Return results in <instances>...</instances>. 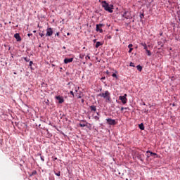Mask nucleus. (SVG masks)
I'll use <instances>...</instances> for the list:
<instances>
[{"mask_svg": "<svg viewBox=\"0 0 180 180\" xmlns=\"http://www.w3.org/2000/svg\"><path fill=\"white\" fill-rule=\"evenodd\" d=\"M101 5L103 8H104V11H106V12H109V13H113V5L108 4L106 1H103L101 2Z\"/></svg>", "mask_w": 180, "mask_h": 180, "instance_id": "f257e3e1", "label": "nucleus"}, {"mask_svg": "<svg viewBox=\"0 0 180 180\" xmlns=\"http://www.w3.org/2000/svg\"><path fill=\"white\" fill-rule=\"evenodd\" d=\"M98 96H101V98H104L106 102H110V93L108 91H105V93L99 94Z\"/></svg>", "mask_w": 180, "mask_h": 180, "instance_id": "f03ea898", "label": "nucleus"}, {"mask_svg": "<svg viewBox=\"0 0 180 180\" xmlns=\"http://www.w3.org/2000/svg\"><path fill=\"white\" fill-rule=\"evenodd\" d=\"M69 89H71L70 94L72 95V96L74 97V91L75 92H78V89H79V87H77V86H75V84H71L69 86Z\"/></svg>", "mask_w": 180, "mask_h": 180, "instance_id": "7ed1b4c3", "label": "nucleus"}, {"mask_svg": "<svg viewBox=\"0 0 180 180\" xmlns=\"http://www.w3.org/2000/svg\"><path fill=\"white\" fill-rule=\"evenodd\" d=\"M127 94H124V96H121L119 97V99L120 101H122V103H123V105H126V103H127Z\"/></svg>", "mask_w": 180, "mask_h": 180, "instance_id": "20e7f679", "label": "nucleus"}, {"mask_svg": "<svg viewBox=\"0 0 180 180\" xmlns=\"http://www.w3.org/2000/svg\"><path fill=\"white\" fill-rule=\"evenodd\" d=\"M105 25L103 24H97L96 30V32H99L100 33H103V30H102V27H103Z\"/></svg>", "mask_w": 180, "mask_h": 180, "instance_id": "39448f33", "label": "nucleus"}, {"mask_svg": "<svg viewBox=\"0 0 180 180\" xmlns=\"http://www.w3.org/2000/svg\"><path fill=\"white\" fill-rule=\"evenodd\" d=\"M106 122L110 126H115L116 125V120H112L110 118L106 119Z\"/></svg>", "mask_w": 180, "mask_h": 180, "instance_id": "423d86ee", "label": "nucleus"}, {"mask_svg": "<svg viewBox=\"0 0 180 180\" xmlns=\"http://www.w3.org/2000/svg\"><path fill=\"white\" fill-rule=\"evenodd\" d=\"M122 17L125 19H131V14L129 11H124L122 15Z\"/></svg>", "mask_w": 180, "mask_h": 180, "instance_id": "0eeeda50", "label": "nucleus"}, {"mask_svg": "<svg viewBox=\"0 0 180 180\" xmlns=\"http://www.w3.org/2000/svg\"><path fill=\"white\" fill-rule=\"evenodd\" d=\"M46 36L47 37H51V36H53V28H51V27H48L47 29H46Z\"/></svg>", "mask_w": 180, "mask_h": 180, "instance_id": "6e6552de", "label": "nucleus"}, {"mask_svg": "<svg viewBox=\"0 0 180 180\" xmlns=\"http://www.w3.org/2000/svg\"><path fill=\"white\" fill-rule=\"evenodd\" d=\"M138 160H140V161H141L142 162H144V158H146V156H144V154H141V153H139L136 155Z\"/></svg>", "mask_w": 180, "mask_h": 180, "instance_id": "1a4fd4ad", "label": "nucleus"}, {"mask_svg": "<svg viewBox=\"0 0 180 180\" xmlns=\"http://www.w3.org/2000/svg\"><path fill=\"white\" fill-rule=\"evenodd\" d=\"M56 99H57V101H58V103H63V102H64V98H63V96H56Z\"/></svg>", "mask_w": 180, "mask_h": 180, "instance_id": "9d476101", "label": "nucleus"}, {"mask_svg": "<svg viewBox=\"0 0 180 180\" xmlns=\"http://www.w3.org/2000/svg\"><path fill=\"white\" fill-rule=\"evenodd\" d=\"M72 61H74V58L64 59L65 64H69V63H72Z\"/></svg>", "mask_w": 180, "mask_h": 180, "instance_id": "9b49d317", "label": "nucleus"}, {"mask_svg": "<svg viewBox=\"0 0 180 180\" xmlns=\"http://www.w3.org/2000/svg\"><path fill=\"white\" fill-rule=\"evenodd\" d=\"M146 154H150V155H151L152 157L154 156V158H158V155H157V153H153V152H151V151H150V150H147V151H146Z\"/></svg>", "mask_w": 180, "mask_h": 180, "instance_id": "f8f14e48", "label": "nucleus"}, {"mask_svg": "<svg viewBox=\"0 0 180 180\" xmlns=\"http://www.w3.org/2000/svg\"><path fill=\"white\" fill-rule=\"evenodd\" d=\"M15 39H16L17 41H22V38L20 37V35L18 33L14 34Z\"/></svg>", "mask_w": 180, "mask_h": 180, "instance_id": "ddd939ff", "label": "nucleus"}, {"mask_svg": "<svg viewBox=\"0 0 180 180\" xmlns=\"http://www.w3.org/2000/svg\"><path fill=\"white\" fill-rule=\"evenodd\" d=\"M86 124H88V122H86V121H85V120H83L79 124V126H80V127H86Z\"/></svg>", "mask_w": 180, "mask_h": 180, "instance_id": "4468645a", "label": "nucleus"}, {"mask_svg": "<svg viewBox=\"0 0 180 180\" xmlns=\"http://www.w3.org/2000/svg\"><path fill=\"white\" fill-rule=\"evenodd\" d=\"M90 110L91 112H96V106L95 105L90 106Z\"/></svg>", "mask_w": 180, "mask_h": 180, "instance_id": "2eb2a0df", "label": "nucleus"}, {"mask_svg": "<svg viewBox=\"0 0 180 180\" xmlns=\"http://www.w3.org/2000/svg\"><path fill=\"white\" fill-rule=\"evenodd\" d=\"M128 48L129 49L128 53H131V51H133V44H130L128 45Z\"/></svg>", "mask_w": 180, "mask_h": 180, "instance_id": "dca6fc26", "label": "nucleus"}, {"mask_svg": "<svg viewBox=\"0 0 180 180\" xmlns=\"http://www.w3.org/2000/svg\"><path fill=\"white\" fill-rule=\"evenodd\" d=\"M136 68H137L138 71H140V72H141V71H143V67H141V65H137Z\"/></svg>", "mask_w": 180, "mask_h": 180, "instance_id": "f3484780", "label": "nucleus"}, {"mask_svg": "<svg viewBox=\"0 0 180 180\" xmlns=\"http://www.w3.org/2000/svg\"><path fill=\"white\" fill-rule=\"evenodd\" d=\"M140 44H141V46H143L144 50H146V51L148 50L147 44H146V43H141Z\"/></svg>", "mask_w": 180, "mask_h": 180, "instance_id": "a211bd4d", "label": "nucleus"}, {"mask_svg": "<svg viewBox=\"0 0 180 180\" xmlns=\"http://www.w3.org/2000/svg\"><path fill=\"white\" fill-rule=\"evenodd\" d=\"M100 46H102V43L97 41L96 44V49H98Z\"/></svg>", "mask_w": 180, "mask_h": 180, "instance_id": "6ab92c4d", "label": "nucleus"}, {"mask_svg": "<svg viewBox=\"0 0 180 180\" xmlns=\"http://www.w3.org/2000/svg\"><path fill=\"white\" fill-rule=\"evenodd\" d=\"M139 129L141 130H144V124L141 123L139 124Z\"/></svg>", "mask_w": 180, "mask_h": 180, "instance_id": "aec40b11", "label": "nucleus"}, {"mask_svg": "<svg viewBox=\"0 0 180 180\" xmlns=\"http://www.w3.org/2000/svg\"><path fill=\"white\" fill-rule=\"evenodd\" d=\"M146 51L148 56H151V51H150V50L146 49Z\"/></svg>", "mask_w": 180, "mask_h": 180, "instance_id": "412c9836", "label": "nucleus"}, {"mask_svg": "<svg viewBox=\"0 0 180 180\" xmlns=\"http://www.w3.org/2000/svg\"><path fill=\"white\" fill-rule=\"evenodd\" d=\"M112 77H113V78L117 79V75H116V73H113V74L112 75Z\"/></svg>", "mask_w": 180, "mask_h": 180, "instance_id": "4be33fe9", "label": "nucleus"}, {"mask_svg": "<svg viewBox=\"0 0 180 180\" xmlns=\"http://www.w3.org/2000/svg\"><path fill=\"white\" fill-rule=\"evenodd\" d=\"M77 98L79 99H81V98H82V94H79V95H77Z\"/></svg>", "mask_w": 180, "mask_h": 180, "instance_id": "5701e85b", "label": "nucleus"}, {"mask_svg": "<svg viewBox=\"0 0 180 180\" xmlns=\"http://www.w3.org/2000/svg\"><path fill=\"white\" fill-rule=\"evenodd\" d=\"M147 158H150V157H153L150 153H146Z\"/></svg>", "mask_w": 180, "mask_h": 180, "instance_id": "b1692460", "label": "nucleus"}, {"mask_svg": "<svg viewBox=\"0 0 180 180\" xmlns=\"http://www.w3.org/2000/svg\"><path fill=\"white\" fill-rule=\"evenodd\" d=\"M55 174L57 176H60L61 175L60 172H58L57 173H55Z\"/></svg>", "mask_w": 180, "mask_h": 180, "instance_id": "393cba45", "label": "nucleus"}, {"mask_svg": "<svg viewBox=\"0 0 180 180\" xmlns=\"http://www.w3.org/2000/svg\"><path fill=\"white\" fill-rule=\"evenodd\" d=\"M141 19H143L144 18V13L140 14Z\"/></svg>", "mask_w": 180, "mask_h": 180, "instance_id": "a878e982", "label": "nucleus"}, {"mask_svg": "<svg viewBox=\"0 0 180 180\" xmlns=\"http://www.w3.org/2000/svg\"><path fill=\"white\" fill-rule=\"evenodd\" d=\"M130 67H136V65H134V63H130Z\"/></svg>", "mask_w": 180, "mask_h": 180, "instance_id": "bb28decb", "label": "nucleus"}, {"mask_svg": "<svg viewBox=\"0 0 180 180\" xmlns=\"http://www.w3.org/2000/svg\"><path fill=\"white\" fill-rule=\"evenodd\" d=\"M91 60V57L89 56H86V60Z\"/></svg>", "mask_w": 180, "mask_h": 180, "instance_id": "cd10ccee", "label": "nucleus"}, {"mask_svg": "<svg viewBox=\"0 0 180 180\" xmlns=\"http://www.w3.org/2000/svg\"><path fill=\"white\" fill-rule=\"evenodd\" d=\"M30 59L27 58H25V60L27 63L30 61Z\"/></svg>", "mask_w": 180, "mask_h": 180, "instance_id": "c85d7f7f", "label": "nucleus"}, {"mask_svg": "<svg viewBox=\"0 0 180 180\" xmlns=\"http://www.w3.org/2000/svg\"><path fill=\"white\" fill-rule=\"evenodd\" d=\"M32 65H33V61L30 62V67H32Z\"/></svg>", "mask_w": 180, "mask_h": 180, "instance_id": "c756f323", "label": "nucleus"}, {"mask_svg": "<svg viewBox=\"0 0 180 180\" xmlns=\"http://www.w3.org/2000/svg\"><path fill=\"white\" fill-rule=\"evenodd\" d=\"M124 109H127V108H124V107H122L121 108V112H123V110H124Z\"/></svg>", "mask_w": 180, "mask_h": 180, "instance_id": "7c9ffc66", "label": "nucleus"}, {"mask_svg": "<svg viewBox=\"0 0 180 180\" xmlns=\"http://www.w3.org/2000/svg\"><path fill=\"white\" fill-rule=\"evenodd\" d=\"M39 36H41V37H43L44 36V34L43 33H39Z\"/></svg>", "mask_w": 180, "mask_h": 180, "instance_id": "2f4dec72", "label": "nucleus"}, {"mask_svg": "<svg viewBox=\"0 0 180 180\" xmlns=\"http://www.w3.org/2000/svg\"><path fill=\"white\" fill-rule=\"evenodd\" d=\"M55 36H60V32H57L56 34H55Z\"/></svg>", "mask_w": 180, "mask_h": 180, "instance_id": "473e14b6", "label": "nucleus"}, {"mask_svg": "<svg viewBox=\"0 0 180 180\" xmlns=\"http://www.w3.org/2000/svg\"><path fill=\"white\" fill-rule=\"evenodd\" d=\"M28 37H30V36H33V34H27Z\"/></svg>", "mask_w": 180, "mask_h": 180, "instance_id": "72a5a7b5", "label": "nucleus"}, {"mask_svg": "<svg viewBox=\"0 0 180 180\" xmlns=\"http://www.w3.org/2000/svg\"><path fill=\"white\" fill-rule=\"evenodd\" d=\"M101 81L103 80V79H106V77H101Z\"/></svg>", "mask_w": 180, "mask_h": 180, "instance_id": "f704fd0d", "label": "nucleus"}, {"mask_svg": "<svg viewBox=\"0 0 180 180\" xmlns=\"http://www.w3.org/2000/svg\"><path fill=\"white\" fill-rule=\"evenodd\" d=\"M95 119H96V120H99V117L96 116V117H95Z\"/></svg>", "mask_w": 180, "mask_h": 180, "instance_id": "c9c22d12", "label": "nucleus"}, {"mask_svg": "<svg viewBox=\"0 0 180 180\" xmlns=\"http://www.w3.org/2000/svg\"><path fill=\"white\" fill-rule=\"evenodd\" d=\"M41 161H44V158L41 156Z\"/></svg>", "mask_w": 180, "mask_h": 180, "instance_id": "e433bc0d", "label": "nucleus"}, {"mask_svg": "<svg viewBox=\"0 0 180 180\" xmlns=\"http://www.w3.org/2000/svg\"><path fill=\"white\" fill-rule=\"evenodd\" d=\"M84 102H85V100L82 99V103H84Z\"/></svg>", "mask_w": 180, "mask_h": 180, "instance_id": "4c0bfd02", "label": "nucleus"}, {"mask_svg": "<svg viewBox=\"0 0 180 180\" xmlns=\"http://www.w3.org/2000/svg\"><path fill=\"white\" fill-rule=\"evenodd\" d=\"M80 58H84V55L80 56Z\"/></svg>", "mask_w": 180, "mask_h": 180, "instance_id": "58836bf2", "label": "nucleus"}, {"mask_svg": "<svg viewBox=\"0 0 180 180\" xmlns=\"http://www.w3.org/2000/svg\"><path fill=\"white\" fill-rule=\"evenodd\" d=\"M94 42L96 43V39H94Z\"/></svg>", "mask_w": 180, "mask_h": 180, "instance_id": "ea45409f", "label": "nucleus"}, {"mask_svg": "<svg viewBox=\"0 0 180 180\" xmlns=\"http://www.w3.org/2000/svg\"><path fill=\"white\" fill-rule=\"evenodd\" d=\"M67 35H68V36H70V32H68Z\"/></svg>", "mask_w": 180, "mask_h": 180, "instance_id": "a19ab883", "label": "nucleus"}, {"mask_svg": "<svg viewBox=\"0 0 180 180\" xmlns=\"http://www.w3.org/2000/svg\"><path fill=\"white\" fill-rule=\"evenodd\" d=\"M56 160H57V158H54V161H56Z\"/></svg>", "mask_w": 180, "mask_h": 180, "instance_id": "79ce46f5", "label": "nucleus"}, {"mask_svg": "<svg viewBox=\"0 0 180 180\" xmlns=\"http://www.w3.org/2000/svg\"><path fill=\"white\" fill-rule=\"evenodd\" d=\"M33 174H36V172H32V175H33Z\"/></svg>", "mask_w": 180, "mask_h": 180, "instance_id": "37998d69", "label": "nucleus"}, {"mask_svg": "<svg viewBox=\"0 0 180 180\" xmlns=\"http://www.w3.org/2000/svg\"><path fill=\"white\" fill-rule=\"evenodd\" d=\"M106 72H107V74H109V71H107Z\"/></svg>", "mask_w": 180, "mask_h": 180, "instance_id": "c03bdc74", "label": "nucleus"}, {"mask_svg": "<svg viewBox=\"0 0 180 180\" xmlns=\"http://www.w3.org/2000/svg\"><path fill=\"white\" fill-rule=\"evenodd\" d=\"M9 23H12V22L10 21Z\"/></svg>", "mask_w": 180, "mask_h": 180, "instance_id": "a18cd8bd", "label": "nucleus"}, {"mask_svg": "<svg viewBox=\"0 0 180 180\" xmlns=\"http://www.w3.org/2000/svg\"><path fill=\"white\" fill-rule=\"evenodd\" d=\"M126 180H129V179H126Z\"/></svg>", "mask_w": 180, "mask_h": 180, "instance_id": "49530a36", "label": "nucleus"}]
</instances>
